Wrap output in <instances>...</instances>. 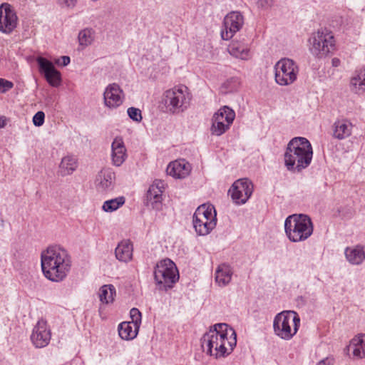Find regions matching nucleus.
<instances>
[{"label":"nucleus","mask_w":365,"mask_h":365,"mask_svg":"<svg viewBox=\"0 0 365 365\" xmlns=\"http://www.w3.org/2000/svg\"><path fill=\"white\" fill-rule=\"evenodd\" d=\"M6 125V118L4 116H0V128H4Z\"/></svg>","instance_id":"79ce46f5"},{"label":"nucleus","mask_w":365,"mask_h":365,"mask_svg":"<svg viewBox=\"0 0 365 365\" xmlns=\"http://www.w3.org/2000/svg\"><path fill=\"white\" fill-rule=\"evenodd\" d=\"M72 257L68 251L60 245H51L41 253L43 275L52 282L64 281L72 269Z\"/></svg>","instance_id":"f257e3e1"},{"label":"nucleus","mask_w":365,"mask_h":365,"mask_svg":"<svg viewBox=\"0 0 365 365\" xmlns=\"http://www.w3.org/2000/svg\"><path fill=\"white\" fill-rule=\"evenodd\" d=\"M192 98L188 88L180 85L165 91L163 95L162 102L168 113L179 114L188 108Z\"/></svg>","instance_id":"39448f33"},{"label":"nucleus","mask_w":365,"mask_h":365,"mask_svg":"<svg viewBox=\"0 0 365 365\" xmlns=\"http://www.w3.org/2000/svg\"><path fill=\"white\" fill-rule=\"evenodd\" d=\"M128 116L136 122H140L142 120L141 111L140 109L130 107L128 109Z\"/></svg>","instance_id":"72a5a7b5"},{"label":"nucleus","mask_w":365,"mask_h":365,"mask_svg":"<svg viewBox=\"0 0 365 365\" xmlns=\"http://www.w3.org/2000/svg\"><path fill=\"white\" fill-rule=\"evenodd\" d=\"M227 51L232 56L242 60H247L250 57L249 46L243 41H232Z\"/></svg>","instance_id":"393cba45"},{"label":"nucleus","mask_w":365,"mask_h":365,"mask_svg":"<svg viewBox=\"0 0 365 365\" xmlns=\"http://www.w3.org/2000/svg\"><path fill=\"white\" fill-rule=\"evenodd\" d=\"M349 351H351L355 359L365 358V334H359L355 336L348 346Z\"/></svg>","instance_id":"5701e85b"},{"label":"nucleus","mask_w":365,"mask_h":365,"mask_svg":"<svg viewBox=\"0 0 365 365\" xmlns=\"http://www.w3.org/2000/svg\"><path fill=\"white\" fill-rule=\"evenodd\" d=\"M139 327L130 322H124L118 327L119 336L125 340L134 339L138 332Z\"/></svg>","instance_id":"c85d7f7f"},{"label":"nucleus","mask_w":365,"mask_h":365,"mask_svg":"<svg viewBox=\"0 0 365 365\" xmlns=\"http://www.w3.org/2000/svg\"><path fill=\"white\" fill-rule=\"evenodd\" d=\"M51 333L47 325V322L43 319L38 321L33 329L31 339L37 348L46 346L51 340Z\"/></svg>","instance_id":"2eb2a0df"},{"label":"nucleus","mask_w":365,"mask_h":365,"mask_svg":"<svg viewBox=\"0 0 365 365\" xmlns=\"http://www.w3.org/2000/svg\"><path fill=\"white\" fill-rule=\"evenodd\" d=\"M313 150L310 142L303 137H295L287 144L284 155V165L288 170L299 173L312 162Z\"/></svg>","instance_id":"7ed1b4c3"},{"label":"nucleus","mask_w":365,"mask_h":365,"mask_svg":"<svg viewBox=\"0 0 365 365\" xmlns=\"http://www.w3.org/2000/svg\"><path fill=\"white\" fill-rule=\"evenodd\" d=\"M232 276L231 267L228 264H222L215 271V282L219 286L225 287L230 282Z\"/></svg>","instance_id":"a878e982"},{"label":"nucleus","mask_w":365,"mask_h":365,"mask_svg":"<svg viewBox=\"0 0 365 365\" xmlns=\"http://www.w3.org/2000/svg\"><path fill=\"white\" fill-rule=\"evenodd\" d=\"M14 87V83L4 78H0V93H4L11 90Z\"/></svg>","instance_id":"c9c22d12"},{"label":"nucleus","mask_w":365,"mask_h":365,"mask_svg":"<svg viewBox=\"0 0 365 365\" xmlns=\"http://www.w3.org/2000/svg\"><path fill=\"white\" fill-rule=\"evenodd\" d=\"M125 197L121 196L104 202L102 209L106 212H112L117 210L125 204Z\"/></svg>","instance_id":"2f4dec72"},{"label":"nucleus","mask_w":365,"mask_h":365,"mask_svg":"<svg viewBox=\"0 0 365 365\" xmlns=\"http://www.w3.org/2000/svg\"><path fill=\"white\" fill-rule=\"evenodd\" d=\"M285 233L288 239L293 242H299L307 240L313 233V224L306 215H289L284 222Z\"/></svg>","instance_id":"20e7f679"},{"label":"nucleus","mask_w":365,"mask_h":365,"mask_svg":"<svg viewBox=\"0 0 365 365\" xmlns=\"http://www.w3.org/2000/svg\"><path fill=\"white\" fill-rule=\"evenodd\" d=\"M341 63V61L338 58H334L331 60V64L334 67H338Z\"/></svg>","instance_id":"a19ab883"},{"label":"nucleus","mask_w":365,"mask_h":365,"mask_svg":"<svg viewBox=\"0 0 365 365\" xmlns=\"http://www.w3.org/2000/svg\"><path fill=\"white\" fill-rule=\"evenodd\" d=\"M193 226L200 235H208L217 225L216 211L212 205H200L193 215Z\"/></svg>","instance_id":"6e6552de"},{"label":"nucleus","mask_w":365,"mask_h":365,"mask_svg":"<svg viewBox=\"0 0 365 365\" xmlns=\"http://www.w3.org/2000/svg\"><path fill=\"white\" fill-rule=\"evenodd\" d=\"M58 4L63 7L73 8L77 4V0H58Z\"/></svg>","instance_id":"4c0bfd02"},{"label":"nucleus","mask_w":365,"mask_h":365,"mask_svg":"<svg viewBox=\"0 0 365 365\" xmlns=\"http://www.w3.org/2000/svg\"><path fill=\"white\" fill-rule=\"evenodd\" d=\"M236 344V333L227 324H215L201 339L203 351L216 359L228 356Z\"/></svg>","instance_id":"f03ea898"},{"label":"nucleus","mask_w":365,"mask_h":365,"mask_svg":"<svg viewBox=\"0 0 365 365\" xmlns=\"http://www.w3.org/2000/svg\"><path fill=\"white\" fill-rule=\"evenodd\" d=\"M154 280L160 291H168L174 287L179 279V273L175 264L170 259L158 262L154 268Z\"/></svg>","instance_id":"423d86ee"},{"label":"nucleus","mask_w":365,"mask_h":365,"mask_svg":"<svg viewBox=\"0 0 365 365\" xmlns=\"http://www.w3.org/2000/svg\"><path fill=\"white\" fill-rule=\"evenodd\" d=\"M133 247L129 240H125L118 243L115 250L117 259L123 262H128L133 258Z\"/></svg>","instance_id":"b1692460"},{"label":"nucleus","mask_w":365,"mask_h":365,"mask_svg":"<svg viewBox=\"0 0 365 365\" xmlns=\"http://www.w3.org/2000/svg\"><path fill=\"white\" fill-rule=\"evenodd\" d=\"M78 160L72 155H67L62 158L59 165L58 173L61 176L71 175L78 168Z\"/></svg>","instance_id":"bb28decb"},{"label":"nucleus","mask_w":365,"mask_h":365,"mask_svg":"<svg viewBox=\"0 0 365 365\" xmlns=\"http://www.w3.org/2000/svg\"><path fill=\"white\" fill-rule=\"evenodd\" d=\"M254 190V186L247 179L236 180L229 190L231 197L237 205L245 204L251 197Z\"/></svg>","instance_id":"f8f14e48"},{"label":"nucleus","mask_w":365,"mask_h":365,"mask_svg":"<svg viewBox=\"0 0 365 365\" xmlns=\"http://www.w3.org/2000/svg\"><path fill=\"white\" fill-rule=\"evenodd\" d=\"M167 173L178 179L185 178L188 176L191 172V165L184 159L171 162L167 167Z\"/></svg>","instance_id":"412c9836"},{"label":"nucleus","mask_w":365,"mask_h":365,"mask_svg":"<svg viewBox=\"0 0 365 365\" xmlns=\"http://www.w3.org/2000/svg\"><path fill=\"white\" fill-rule=\"evenodd\" d=\"M130 318L132 321L130 322L135 324L140 327L141 323V313L137 308L131 309L130 312Z\"/></svg>","instance_id":"f704fd0d"},{"label":"nucleus","mask_w":365,"mask_h":365,"mask_svg":"<svg viewBox=\"0 0 365 365\" xmlns=\"http://www.w3.org/2000/svg\"><path fill=\"white\" fill-rule=\"evenodd\" d=\"M310 52L317 58L326 57L335 50V39L331 32L318 31L309 40Z\"/></svg>","instance_id":"1a4fd4ad"},{"label":"nucleus","mask_w":365,"mask_h":365,"mask_svg":"<svg viewBox=\"0 0 365 365\" xmlns=\"http://www.w3.org/2000/svg\"><path fill=\"white\" fill-rule=\"evenodd\" d=\"M317 365H332V359L328 358L320 361Z\"/></svg>","instance_id":"ea45409f"},{"label":"nucleus","mask_w":365,"mask_h":365,"mask_svg":"<svg viewBox=\"0 0 365 365\" xmlns=\"http://www.w3.org/2000/svg\"><path fill=\"white\" fill-rule=\"evenodd\" d=\"M70 63V58L66 56H62L60 59H58L56 61V63L62 65V66H67Z\"/></svg>","instance_id":"58836bf2"},{"label":"nucleus","mask_w":365,"mask_h":365,"mask_svg":"<svg viewBox=\"0 0 365 365\" xmlns=\"http://www.w3.org/2000/svg\"><path fill=\"white\" fill-rule=\"evenodd\" d=\"M128 157L127 150L123 140L120 137H116L111 144V161L113 165L119 167Z\"/></svg>","instance_id":"aec40b11"},{"label":"nucleus","mask_w":365,"mask_h":365,"mask_svg":"<svg viewBox=\"0 0 365 365\" xmlns=\"http://www.w3.org/2000/svg\"><path fill=\"white\" fill-rule=\"evenodd\" d=\"M37 62L40 71L44 73L48 83L53 87L58 86L61 83V74L54 68L53 63L43 57H38Z\"/></svg>","instance_id":"a211bd4d"},{"label":"nucleus","mask_w":365,"mask_h":365,"mask_svg":"<svg viewBox=\"0 0 365 365\" xmlns=\"http://www.w3.org/2000/svg\"><path fill=\"white\" fill-rule=\"evenodd\" d=\"M244 24L242 15L237 11L229 13L224 19L225 29L221 32L223 40H229L242 28Z\"/></svg>","instance_id":"4468645a"},{"label":"nucleus","mask_w":365,"mask_h":365,"mask_svg":"<svg viewBox=\"0 0 365 365\" xmlns=\"http://www.w3.org/2000/svg\"><path fill=\"white\" fill-rule=\"evenodd\" d=\"M18 16L13 7L7 4L3 3L0 6V31L9 34L16 28L18 24Z\"/></svg>","instance_id":"ddd939ff"},{"label":"nucleus","mask_w":365,"mask_h":365,"mask_svg":"<svg viewBox=\"0 0 365 365\" xmlns=\"http://www.w3.org/2000/svg\"><path fill=\"white\" fill-rule=\"evenodd\" d=\"M300 318L294 311H283L276 315L273 322L274 334L284 340H290L298 331Z\"/></svg>","instance_id":"0eeeda50"},{"label":"nucleus","mask_w":365,"mask_h":365,"mask_svg":"<svg viewBox=\"0 0 365 365\" xmlns=\"http://www.w3.org/2000/svg\"><path fill=\"white\" fill-rule=\"evenodd\" d=\"M299 68L292 59L283 58L274 65V79L279 86H289L297 79Z\"/></svg>","instance_id":"9d476101"},{"label":"nucleus","mask_w":365,"mask_h":365,"mask_svg":"<svg viewBox=\"0 0 365 365\" xmlns=\"http://www.w3.org/2000/svg\"><path fill=\"white\" fill-rule=\"evenodd\" d=\"M165 190L163 180H155L150 186L147 193L148 205L153 209L160 210L162 206V195Z\"/></svg>","instance_id":"f3484780"},{"label":"nucleus","mask_w":365,"mask_h":365,"mask_svg":"<svg viewBox=\"0 0 365 365\" xmlns=\"http://www.w3.org/2000/svg\"><path fill=\"white\" fill-rule=\"evenodd\" d=\"M98 295L102 303H112L115 296V288L113 284L103 285L101 287Z\"/></svg>","instance_id":"7c9ffc66"},{"label":"nucleus","mask_w":365,"mask_h":365,"mask_svg":"<svg viewBox=\"0 0 365 365\" xmlns=\"http://www.w3.org/2000/svg\"><path fill=\"white\" fill-rule=\"evenodd\" d=\"M45 114L43 111H38L33 117V123L36 126H41L44 123Z\"/></svg>","instance_id":"e433bc0d"},{"label":"nucleus","mask_w":365,"mask_h":365,"mask_svg":"<svg viewBox=\"0 0 365 365\" xmlns=\"http://www.w3.org/2000/svg\"><path fill=\"white\" fill-rule=\"evenodd\" d=\"M351 90L357 94L365 92V69H360L356 72L350 80Z\"/></svg>","instance_id":"cd10ccee"},{"label":"nucleus","mask_w":365,"mask_h":365,"mask_svg":"<svg viewBox=\"0 0 365 365\" xmlns=\"http://www.w3.org/2000/svg\"><path fill=\"white\" fill-rule=\"evenodd\" d=\"M94 32L89 29H85L78 34L79 43L82 46L90 45L94 39Z\"/></svg>","instance_id":"473e14b6"},{"label":"nucleus","mask_w":365,"mask_h":365,"mask_svg":"<svg viewBox=\"0 0 365 365\" xmlns=\"http://www.w3.org/2000/svg\"><path fill=\"white\" fill-rule=\"evenodd\" d=\"M115 174L110 168H103L96 175L95 184L98 192H107L114 187Z\"/></svg>","instance_id":"6ab92c4d"},{"label":"nucleus","mask_w":365,"mask_h":365,"mask_svg":"<svg viewBox=\"0 0 365 365\" xmlns=\"http://www.w3.org/2000/svg\"><path fill=\"white\" fill-rule=\"evenodd\" d=\"M235 118V111L228 106L220 108L212 116L211 133L221 135L225 133L232 124Z\"/></svg>","instance_id":"9b49d317"},{"label":"nucleus","mask_w":365,"mask_h":365,"mask_svg":"<svg viewBox=\"0 0 365 365\" xmlns=\"http://www.w3.org/2000/svg\"><path fill=\"white\" fill-rule=\"evenodd\" d=\"M346 259L354 264H359L365 259V252L362 247H348L345 250Z\"/></svg>","instance_id":"c756f323"},{"label":"nucleus","mask_w":365,"mask_h":365,"mask_svg":"<svg viewBox=\"0 0 365 365\" xmlns=\"http://www.w3.org/2000/svg\"><path fill=\"white\" fill-rule=\"evenodd\" d=\"M124 93L118 83H110L103 93V103L106 107L114 109L123 102Z\"/></svg>","instance_id":"dca6fc26"},{"label":"nucleus","mask_w":365,"mask_h":365,"mask_svg":"<svg viewBox=\"0 0 365 365\" xmlns=\"http://www.w3.org/2000/svg\"><path fill=\"white\" fill-rule=\"evenodd\" d=\"M352 123L347 119H338L333 125V137L338 140H344L351 135Z\"/></svg>","instance_id":"4be33fe9"}]
</instances>
